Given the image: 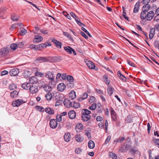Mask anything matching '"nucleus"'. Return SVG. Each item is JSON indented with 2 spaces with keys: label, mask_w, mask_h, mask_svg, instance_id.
Returning a JSON list of instances; mask_svg holds the SVG:
<instances>
[{
  "label": "nucleus",
  "mask_w": 159,
  "mask_h": 159,
  "mask_svg": "<svg viewBox=\"0 0 159 159\" xmlns=\"http://www.w3.org/2000/svg\"><path fill=\"white\" fill-rule=\"evenodd\" d=\"M157 15L154 18V20L156 22L159 21V14H156Z\"/></svg>",
  "instance_id": "680f3d73"
},
{
  "label": "nucleus",
  "mask_w": 159,
  "mask_h": 159,
  "mask_svg": "<svg viewBox=\"0 0 159 159\" xmlns=\"http://www.w3.org/2000/svg\"><path fill=\"white\" fill-rule=\"evenodd\" d=\"M9 88L10 90H13L16 88V86L14 84L12 83L9 85Z\"/></svg>",
  "instance_id": "37998d69"
},
{
  "label": "nucleus",
  "mask_w": 159,
  "mask_h": 159,
  "mask_svg": "<svg viewBox=\"0 0 159 159\" xmlns=\"http://www.w3.org/2000/svg\"><path fill=\"white\" fill-rule=\"evenodd\" d=\"M75 20L76 23H77V24L80 26H84V24L80 22V19L78 18H75Z\"/></svg>",
  "instance_id": "c03bdc74"
},
{
  "label": "nucleus",
  "mask_w": 159,
  "mask_h": 159,
  "mask_svg": "<svg viewBox=\"0 0 159 159\" xmlns=\"http://www.w3.org/2000/svg\"><path fill=\"white\" fill-rule=\"evenodd\" d=\"M19 72V69L18 68H14L11 69L9 71V74L11 76H15Z\"/></svg>",
  "instance_id": "0eeeda50"
},
{
  "label": "nucleus",
  "mask_w": 159,
  "mask_h": 159,
  "mask_svg": "<svg viewBox=\"0 0 159 159\" xmlns=\"http://www.w3.org/2000/svg\"><path fill=\"white\" fill-rule=\"evenodd\" d=\"M11 18L12 20L14 21H17L19 19V16L15 15H12Z\"/></svg>",
  "instance_id": "79ce46f5"
},
{
  "label": "nucleus",
  "mask_w": 159,
  "mask_h": 159,
  "mask_svg": "<svg viewBox=\"0 0 159 159\" xmlns=\"http://www.w3.org/2000/svg\"><path fill=\"white\" fill-rule=\"evenodd\" d=\"M151 7L150 5L149 4L144 5L143 7L142 8V11H144V10H147V11H148L150 9Z\"/></svg>",
  "instance_id": "ea45409f"
},
{
  "label": "nucleus",
  "mask_w": 159,
  "mask_h": 159,
  "mask_svg": "<svg viewBox=\"0 0 159 159\" xmlns=\"http://www.w3.org/2000/svg\"><path fill=\"white\" fill-rule=\"evenodd\" d=\"M155 29L154 28H152L151 29L149 34V37L150 39H152L154 34Z\"/></svg>",
  "instance_id": "c756f323"
},
{
  "label": "nucleus",
  "mask_w": 159,
  "mask_h": 159,
  "mask_svg": "<svg viewBox=\"0 0 159 159\" xmlns=\"http://www.w3.org/2000/svg\"><path fill=\"white\" fill-rule=\"evenodd\" d=\"M91 111L86 109H83L82 111V119L84 121H87L90 119V114Z\"/></svg>",
  "instance_id": "7ed1b4c3"
},
{
  "label": "nucleus",
  "mask_w": 159,
  "mask_h": 159,
  "mask_svg": "<svg viewBox=\"0 0 159 159\" xmlns=\"http://www.w3.org/2000/svg\"><path fill=\"white\" fill-rule=\"evenodd\" d=\"M52 95V93L49 92H48L45 95V98L47 100L50 101L51 100Z\"/></svg>",
  "instance_id": "473e14b6"
},
{
  "label": "nucleus",
  "mask_w": 159,
  "mask_h": 159,
  "mask_svg": "<svg viewBox=\"0 0 159 159\" xmlns=\"http://www.w3.org/2000/svg\"><path fill=\"white\" fill-rule=\"evenodd\" d=\"M139 2H137L135 4L133 10L134 13H136L139 11Z\"/></svg>",
  "instance_id": "412c9836"
},
{
  "label": "nucleus",
  "mask_w": 159,
  "mask_h": 159,
  "mask_svg": "<svg viewBox=\"0 0 159 159\" xmlns=\"http://www.w3.org/2000/svg\"><path fill=\"white\" fill-rule=\"evenodd\" d=\"M40 32L44 34H47L48 33V31L47 30H42L41 29L40 30Z\"/></svg>",
  "instance_id": "e2e57ef3"
},
{
  "label": "nucleus",
  "mask_w": 159,
  "mask_h": 159,
  "mask_svg": "<svg viewBox=\"0 0 159 159\" xmlns=\"http://www.w3.org/2000/svg\"><path fill=\"white\" fill-rule=\"evenodd\" d=\"M38 46H39V49L38 50H40L41 48H46L47 47V44L46 43H45L44 44H39Z\"/></svg>",
  "instance_id": "a18cd8bd"
},
{
  "label": "nucleus",
  "mask_w": 159,
  "mask_h": 159,
  "mask_svg": "<svg viewBox=\"0 0 159 159\" xmlns=\"http://www.w3.org/2000/svg\"><path fill=\"white\" fill-rule=\"evenodd\" d=\"M125 147H121L119 149V151L121 152H125Z\"/></svg>",
  "instance_id": "69168bd1"
},
{
  "label": "nucleus",
  "mask_w": 159,
  "mask_h": 159,
  "mask_svg": "<svg viewBox=\"0 0 159 159\" xmlns=\"http://www.w3.org/2000/svg\"><path fill=\"white\" fill-rule=\"evenodd\" d=\"M45 112L50 115L53 114L54 113V111L50 107H47L45 109Z\"/></svg>",
  "instance_id": "c85d7f7f"
},
{
  "label": "nucleus",
  "mask_w": 159,
  "mask_h": 159,
  "mask_svg": "<svg viewBox=\"0 0 159 159\" xmlns=\"http://www.w3.org/2000/svg\"><path fill=\"white\" fill-rule=\"evenodd\" d=\"M32 84L29 82H25L21 85L22 87L24 89L28 90L30 89Z\"/></svg>",
  "instance_id": "2eb2a0df"
},
{
  "label": "nucleus",
  "mask_w": 159,
  "mask_h": 159,
  "mask_svg": "<svg viewBox=\"0 0 159 159\" xmlns=\"http://www.w3.org/2000/svg\"><path fill=\"white\" fill-rule=\"evenodd\" d=\"M109 156L112 158L113 159H117V156L116 155L114 152H109Z\"/></svg>",
  "instance_id": "72a5a7b5"
},
{
  "label": "nucleus",
  "mask_w": 159,
  "mask_h": 159,
  "mask_svg": "<svg viewBox=\"0 0 159 159\" xmlns=\"http://www.w3.org/2000/svg\"><path fill=\"white\" fill-rule=\"evenodd\" d=\"M154 15L155 13L153 11H148L147 10H144L141 12L140 18L142 20L146 19L148 21H150L153 18Z\"/></svg>",
  "instance_id": "f257e3e1"
},
{
  "label": "nucleus",
  "mask_w": 159,
  "mask_h": 159,
  "mask_svg": "<svg viewBox=\"0 0 159 159\" xmlns=\"http://www.w3.org/2000/svg\"><path fill=\"white\" fill-rule=\"evenodd\" d=\"M114 89L111 87H108L107 91L109 96H111L113 93Z\"/></svg>",
  "instance_id": "c9c22d12"
},
{
  "label": "nucleus",
  "mask_w": 159,
  "mask_h": 159,
  "mask_svg": "<svg viewBox=\"0 0 159 159\" xmlns=\"http://www.w3.org/2000/svg\"><path fill=\"white\" fill-rule=\"evenodd\" d=\"M88 146L89 148L91 149L94 148L95 146V143L92 140H90L88 142Z\"/></svg>",
  "instance_id": "2f4dec72"
},
{
  "label": "nucleus",
  "mask_w": 159,
  "mask_h": 159,
  "mask_svg": "<svg viewBox=\"0 0 159 159\" xmlns=\"http://www.w3.org/2000/svg\"><path fill=\"white\" fill-rule=\"evenodd\" d=\"M34 39L36 40H43V38L40 35H35L34 37Z\"/></svg>",
  "instance_id": "6e6d98bb"
},
{
  "label": "nucleus",
  "mask_w": 159,
  "mask_h": 159,
  "mask_svg": "<svg viewBox=\"0 0 159 159\" xmlns=\"http://www.w3.org/2000/svg\"><path fill=\"white\" fill-rule=\"evenodd\" d=\"M68 115L70 119H73L76 117V113L75 111L73 110H71L69 112Z\"/></svg>",
  "instance_id": "9b49d317"
},
{
  "label": "nucleus",
  "mask_w": 159,
  "mask_h": 159,
  "mask_svg": "<svg viewBox=\"0 0 159 159\" xmlns=\"http://www.w3.org/2000/svg\"><path fill=\"white\" fill-rule=\"evenodd\" d=\"M17 48V44L15 43L11 44L10 46V52H12L15 51Z\"/></svg>",
  "instance_id": "a878e982"
},
{
  "label": "nucleus",
  "mask_w": 159,
  "mask_h": 159,
  "mask_svg": "<svg viewBox=\"0 0 159 159\" xmlns=\"http://www.w3.org/2000/svg\"><path fill=\"white\" fill-rule=\"evenodd\" d=\"M72 102L69 100L68 99H65L64 101V106L66 107H71Z\"/></svg>",
  "instance_id": "4468645a"
},
{
  "label": "nucleus",
  "mask_w": 159,
  "mask_h": 159,
  "mask_svg": "<svg viewBox=\"0 0 159 159\" xmlns=\"http://www.w3.org/2000/svg\"><path fill=\"white\" fill-rule=\"evenodd\" d=\"M67 79L69 83H68V85L71 88L73 87L74 86V79L71 76L68 75L67 76Z\"/></svg>",
  "instance_id": "423d86ee"
},
{
  "label": "nucleus",
  "mask_w": 159,
  "mask_h": 159,
  "mask_svg": "<svg viewBox=\"0 0 159 159\" xmlns=\"http://www.w3.org/2000/svg\"><path fill=\"white\" fill-rule=\"evenodd\" d=\"M111 116L112 119L114 121L117 120V116L114 110L112 108H111Z\"/></svg>",
  "instance_id": "6ab92c4d"
},
{
  "label": "nucleus",
  "mask_w": 159,
  "mask_h": 159,
  "mask_svg": "<svg viewBox=\"0 0 159 159\" xmlns=\"http://www.w3.org/2000/svg\"><path fill=\"white\" fill-rule=\"evenodd\" d=\"M10 50L7 46L3 47L0 49V58L9 57Z\"/></svg>",
  "instance_id": "f03ea898"
},
{
  "label": "nucleus",
  "mask_w": 159,
  "mask_h": 159,
  "mask_svg": "<svg viewBox=\"0 0 159 159\" xmlns=\"http://www.w3.org/2000/svg\"><path fill=\"white\" fill-rule=\"evenodd\" d=\"M45 77L48 80L51 82H53L54 81L55 76L54 74L50 71L47 72L45 74Z\"/></svg>",
  "instance_id": "20e7f679"
},
{
  "label": "nucleus",
  "mask_w": 159,
  "mask_h": 159,
  "mask_svg": "<svg viewBox=\"0 0 159 159\" xmlns=\"http://www.w3.org/2000/svg\"><path fill=\"white\" fill-rule=\"evenodd\" d=\"M83 126L82 124L80 123L77 124L75 126V129L77 132H78L83 130Z\"/></svg>",
  "instance_id": "4be33fe9"
},
{
  "label": "nucleus",
  "mask_w": 159,
  "mask_h": 159,
  "mask_svg": "<svg viewBox=\"0 0 159 159\" xmlns=\"http://www.w3.org/2000/svg\"><path fill=\"white\" fill-rule=\"evenodd\" d=\"M17 47H19L20 48H21L23 47V44L22 43L20 42L17 44Z\"/></svg>",
  "instance_id": "774afa93"
},
{
  "label": "nucleus",
  "mask_w": 159,
  "mask_h": 159,
  "mask_svg": "<svg viewBox=\"0 0 159 159\" xmlns=\"http://www.w3.org/2000/svg\"><path fill=\"white\" fill-rule=\"evenodd\" d=\"M64 137L65 141L66 142H68L71 139V136L70 133L66 132L65 133Z\"/></svg>",
  "instance_id": "a211bd4d"
},
{
  "label": "nucleus",
  "mask_w": 159,
  "mask_h": 159,
  "mask_svg": "<svg viewBox=\"0 0 159 159\" xmlns=\"http://www.w3.org/2000/svg\"><path fill=\"white\" fill-rule=\"evenodd\" d=\"M30 48L31 49L34 48L35 49H39V46L38 45H35L33 44H31L29 45Z\"/></svg>",
  "instance_id": "09e8293b"
},
{
  "label": "nucleus",
  "mask_w": 159,
  "mask_h": 159,
  "mask_svg": "<svg viewBox=\"0 0 159 159\" xmlns=\"http://www.w3.org/2000/svg\"><path fill=\"white\" fill-rule=\"evenodd\" d=\"M57 120L55 119H52L50 122V127L52 129H55L57 127Z\"/></svg>",
  "instance_id": "9d476101"
},
{
  "label": "nucleus",
  "mask_w": 159,
  "mask_h": 159,
  "mask_svg": "<svg viewBox=\"0 0 159 159\" xmlns=\"http://www.w3.org/2000/svg\"><path fill=\"white\" fill-rule=\"evenodd\" d=\"M111 138V137L110 136H108L107 137V138L104 144H105V145H106L108 143L109 141L110 140Z\"/></svg>",
  "instance_id": "5fc2aeb1"
},
{
  "label": "nucleus",
  "mask_w": 159,
  "mask_h": 159,
  "mask_svg": "<svg viewBox=\"0 0 159 159\" xmlns=\"http://www.w3.org/2000/svg\"><path fill=\"white\" fill-rule=\"evenodd\" d=\"M53 43L54 45L58 48H61L62 44L58 40H52Z\"/></svg>",
  "instance_id": "5701e85b"
},
{
  "label": "nucleus",
  "mask_w": 159,
  "mask_h": 159,
  "mask_svg": "<svg viewBox=\"0 0 159 159\" xmlns=\"http://www.w3.org/2000/svg\"><path fill=\"white\" fill-rule=\"evenodd\" d=\"M66 86L63 83H61L57 86V89L59 91H63L66 89Z\"/></svg>",
  "instance_id": "f8f14e48"
},
{
  "label": "nucleus",
  "mask_w": 159,
  "mask_h": 159,
  "mask_svg": "<svg viewBox=\"0 0 159 159\" xmlns=\"http://www.w3.org/2000/svg\"><path fill=\"white\" fill-rule=\"evenodd\" d=\"M50 58L49 57L47 58L45 57H40L37 58L36 60L41 62L49 61Z\"/></svg>",
  "instance_id": "ddd939ff"
},
{
  "label": "nucleus",
  "mask_w": 159,
  "mask_h": 159,
  "mask_svg": "<svg viewBox=\"0 0 159 159\" xmlns=\"http://www.w3.org/2000/svg\"><path fill=\"white\" fill-rule=\"evenodd\" d=\"M64 49L70 54L72 53V49L70 47L68 46L67 47H64Z\"/></svg>",
  "instance_id": "a19ab883"
},
{
  "label": "nucleus",
  "mask_w": 159,
  "mask_h": 159,
  "mask_svg": "<svg viewBox=\"0 0 159 159\" xmlns=\"http://www.w3.org/2000/svg\"><path fill=\"white\" fill-rule=\"evenodd\" d=\"M69 97L71 99H73L76 97L75 92L74 91H71L69 94Z\"/></svg>",
  "instance_id": "cd10ccee"
},
{
  "label": "nucleus",
  "mask_w": 159,
  "mask_h": 159,
  "mask_svg": "<svg viewBox=\"0 0 159 159\" xmlns=\"http://www.w3.org/2000/svg\"><path fill=\"white\" fill-rule=\"evenodd\" d=\"M81 29L82 30H83L89 36V37H91L92 36H91V35L90 34L89 32L84 27H82L81 28Z\"/></svg>",
  "instance_id": "8fccbe9b"
},
{
  "label": "nucleus",
  "mask_w": 159,
  "mask_h": 159,
  "mask_svg": "<svg viewBox=\"0 0 159 159\" xmlns=\"http://www.w3.org/2000/svg\"><path fill=\"white\" fill-rule=\"evenodd\" d=\"M30 93L34 94L36 93L39 91L38 87L35 85L32 84L29 89Z\"/></svg>",
  "instance_id": "39448f33"
},
{
  "label": "nucleus",
  "mask_w": 159,
  "mask_h": 159,
  "mask_svg": "<svg viewBox=\"0 0 159 159\" xmlns=\"http://www.w3.org/2000/svg\"><path fill=\"white\" fill-rule=\"evenodd\" d=\"M88 67L90 69H94L95 67L94 64L91 61H85Z\"/></svg>",
  "instance_id": "dca6fc26"
},
{
  "label": "nucleus",
  "mask_w": 159,
  "mask_h": 159,
  "mask_svg": "<svg viewBox=\"0 0 159 159\" xmlns=\"http://www.w3.org/2000/svg\"><path fill=\"white\" fill-rule=\"evenodd\" d=\"M20 31L19 34L20 35L23 36L25 35L27 32V30L23 28H20Z\"/></svg>",
  "instance_id": "4c0bfd02"
},
{
  "label": "nucleus",
  "mask_w": 159,
  "mask_h": 159,
  "mask_svg": "<svg viewBox=\"0 0 159 159\" xmlns=\"http://www.w3.org/2000/svg\"><path fill=\"white\" fill-rule=\"evenodd\" d=\"M75 140L77 142H81L84 140L83 138L81 137L79 134L75 135Z\"/></svg>",
  "instance_id": "393cba45"
},
{
  "label": "nucleus",
  "mask_w": 159,
  "mask_h": 159,
  "mask_svg": "<svg viewBox=\"0 0 159 159\" xmlns=\"http://www.w3.org/2000/svg\"><path fill=\"white\" fill-rule=\"evenodd\" d=\"M127 62H128V63L130 66H131L133 67H135V65L134 63L132 62L131 61H128Z\"/></svg>",
  "instance_id": "0e129e2a"
},
{
  "label": "nucleus",
  "mask_w": 159,
  "mask_h": 159,
  "mask_svg": "<svg viewBox=\"0 0 159 159\" xmlns=\"http://www.w3.org/2000/svg\"><path fill=\"white\" fill-rule=\"evenodd\" d=\"M23 26L22 23H17L12 25L10 29L11 30H13L14 29L17 27L18 26Z\"/></svg>",
  "instance_id": "b1692460"
},
{
  "label": "nucleus",
  "mask_w": 159,
  "mask_h": 159,
  "mask_svg": "<svg viewBox=\"0 0 159 159\" xmlns=\"http://www.w3.org/2000/svg\"><path fill=\"white\" fill-rule=\"evenodd\" d=\"M61 116V115H57L56 116L57 120H56L58 122H61L62 120Z\"/></svg>",
  "instance_id": "864d4df0"
},
{
  "label": "nucleus",
  "mask_w": 159,
  "mask_h": 159,
  "mask_svg": "<svg viewBox=\"0 0 159 159\" xmlns=\"http://www.w3.org/2000/svg\"><path fill=\"white\" fill-rule=\"evenodd\" d=\"M103 79L106 84H109L110 83V81L108 80V77L107 75H104L103 77Z\"/></svg>",
  "instance_id": "58836bf2"
},
{
  "label": "nucleus",
  "mask_w": 159,
  "mask_h": 159,
  "mask_svg": "<svg viewBox=\"0 0 159 159\" xmlns=\"http://www.w3.org/2000/svg\"><path fill=\"white\" fill-rule=\"evenodd\" d=\"M118 77L120 79V80H122L123 81H125L126 80V78L122 74L121 75H120V76H119Z\"/></svg>",
  "instance_id": "3c124183"
},
{
  "label": "nucleus",
  "mask_w": 159,
  "mask_h": 159,
  "mask_svg": "<svg viewBox=\"0 0 159 159\" xmlns=\"http://www.w3.org/2000/svg\"><path fill=\"white\" fill-rule=\"evenodd\" d=\"M63 34L65 36H66L67 37H69L70 39H71L70 35L68 33L66 32H63Z\"/></svg>",
  "instance_id": "13d9d810"
},
{
  "label": "nucleus",
  "mask_w": 159,
  "mask_h": 159,
  "mask_svg": "<svg viewBox=\"0 0 159 159\" xmlns=\"http://www.w3.org/2000/svg\"><path fill=\"white\" fill-rule=\"evenodd\" d=\"M96 107V103H93L92 104V105L89 107V109L92 110H94L95 109Z\"/></svg>",
  "instance_id": "49530a36"
},
{
  "label": "nucleus",
  "mask_w": 159,
  "mask_h": 159,
  "mask_svg": "<svg viewBox=\"0 0 159 159\" xmlns=\"http://www.w3.org/2000/svg\"><path fill=\"white\" fill-rule=\"evenodd\" d=\"M18 93V92L17 91H14L11 93L10 96L11 98H16L17 96Z\"/></svg>",
  "instance_id": "f704fd0d"
},
{
  "label": "nucleus",
  "mask_w": 159,
  "mask_h": 159,
  "mask_svg": "<svg viewBox=\"0 0 159 159\" xmlns=\"http://www.w3.org/2000/svg\"><path fill=\"white\" fill-rule=\"evenodd\" d=\"M23 102H24L23 100L19 99L13 101L12 105L14 107H18Z\"/></svg>",
  "instance_id": "6e6552de"
},
{
  "label": "nucleus",
  "mask_w": 159,
  "mask_h": 159,
  "mask_svg": "<svg viewBox=\"0 0 159 159\" xmlns=\"http://www.w3.org/2000/svg\"><path fill=\"white\" fill-rule=\"evenodd\" d=\"M80 34L82 36L84 37L85 39H87L88 38V36L83 31L80 32Z\"/></svg>",
  "instance_id": "052dcab7"
},
{
  "label": "nucleus",
  "mask_w": 159,
  "mask_h": 159,
  "mask_svg": "<svg viewBox=\"0 0 159 159\" xmlns=\"http://www.w3.org/2000/svg\"><path fill=\"white\" fill-rule=\"evenodd\" d=\"M49 57L50 58L49 61H51L52 62H58L61 61V58L60 56H55L52 57Z\"/></svg>",
  "instance_id": "1a4fd4ad"
},
{
  "label": "nucleus",
  "mask_w": 159,
  "mask_h": 159,
  "mask_svg": "<svg viewBox=\"0 0 159 159\" xmlns=\"http://www.w3.org/2000/svg\"><path fill=\"white\" fill-rule=\"evenodd\" d=\"M85 135L87 136L88 138H91V134L88 131H87L85 132Z\"/></svg>",
  "instance_id": "338daca9"
},
{
  "label": "nucleus",
  "mask_w": 159,
  "mask_h": 159,
  "mask_svg": "<svg viewBox=\"0 0 159 159\" xmlns=\"http://www.w3.org/2000/svg\"><path fill=\"white\" fill-rule=\"evenodd\" d=\"M88 96V94L86 93H84L80 97L78 98V100L80 101H82L83 100L86 99Z\"/></svg>",
  "instance_id": "aec40b11"
},
{
  "label": "nucleus",
  "mask_w": 159,
  "mask_h": 159,
  "mask_svg": "<svg viewBox=\"0 0 159 159\" xmlns=\"http://www.w3.org/2000/svg\"><path fill=\"white\" fill-rule=\"evenodd\" d=\"M96 120L98 121H102L103 120V117L100 116H98L97 117Z\"/></svg>",
  "instance_id": "4d7b16f0"
},
{
  "label": "nucleus",
  "mask_w": 159,
  "mask_h": 159,
  "mask_svg": "<svg viewBox=\"0 0 159 159\" xmlns=\"http://www.w3.org/2000/svg\"><path fill=\"white\" fill-rule=\"evenodd\" d=\"M124 140H125V138L124 137H121L119 138H118L116 139L114 141V143L116 142L117 143H121L123 142Z\"/></svg>",
  "instance_id": "e433bc0d"
},
{
  "label": "nucleus",
  "mask_w": 159,
  "mask_h": 159,
  "mask_svg": "<svg viewBox=\"0 0 159 159\" xmlns=\"http://www.w3.org/2000/svg\"><path fill=\"white\" fill-rule=\"evenodd\" d=\"M41 87L46 92H50L52 90V88L50 86L45 84L42 86Z\"/></svg>",
  "instance_id": "bb28decb"
},
{
  "label": "nucleus",
  "mask_w": 159,
  "mask_h": 159,
  "mask_svg": "<svg viewBox=\"0 0 159 159\" xmlns=\"http://www.w3.org/2000/svg\"><path fill=\"white\" fill-rule=\"evenodd\" d=\"M35 75L36 76L42 77L44 75V74L41 72L39 71H37L35 73Z\"/></svg>",
  "instance_id": "de8ad7c7"
},
{
  "label": "nucleus",
  "mask_w": 159,
  "mask_h": 159,
  "mask_svg": "<svg viewBox=\"0 0 159 159\" xmlns=\"http://www.w3.org/2000/svg\"><path fill=\"white\" fill-rule=\"evenodd\" d=\"M81 151V150L79 148H76L75 150V152L77 154H80Z\"/></svg>",
  "instance_id": "bf43d9fd"
},
{
  "label": "nucleus",
  "mask_w": 159,
  "mask_h": 159,
  "mask_svg": "<svg viewBox=\"0 0 159 159\" xmlns=\"http://www.w3.org/2000/svg\"><path fill=\"white\" fill-rule=\"evenodd\" d=\"M95 100V98L93 96L91 97L89 99V102L90 103L94 102Z\"/></svg>",
  "instance_id": "603ef678"
},
{
  "label": "nucleus",
  "mask_w": 159,
  "mask_h": 159,
  "mask_svg": "<svg viewBox=\"0 0 159 159\" xmlns=\"http://www.w3.org/2000/svg\"><path fill=\"white\" fill-rule=\"evenodd\" d=\"M80 107V105L79 103L75 102H72L71 107H74L75 108H77Z\"/></svg>",
  "instance_id": "7c9ffc66"
},
{
  "label": "nucleus",
  "mask_w": 159,
  "mask_h": 159,
  "mask_svg": "<svg viewBox=\"0 0 159 159\" xmlns=\"http://www.w3.org/2000/svg\"><path fill=\"white\" fill-rule=\"evenodd\" d=\"M38 82V79L35 76H32L29 79V83L31 84H36Z\"/></svg>",
  "instance_id": "f3484780"
}]
</instances>
